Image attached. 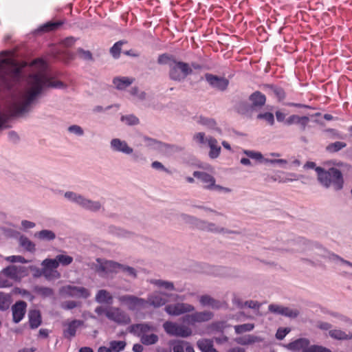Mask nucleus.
<instances>
[{
    "label": "nucleus",
    "mask_w": 352,
    "mask_h": 352,
    "mask_svg": "<svg viewBox=\"0 0 352 352\" xmlns=\"http://www.w3.org/2000/svg\"><path fill=\"white\" fill-rule=\"evenodd\" d=\"M310 341L306 338H300L296 339L288 344L285 347L292 352L302 351L305 352V349H307L309 346Z\"/></svg>",
    "instance_id": "14"
},
{
    "label": "nucleus",
    "mask_w": 352,
    "mask_h": 352,
    "mask_svg": "<svg viewBox=\"0 0 352 352\" xmlns=\"http://www.w3.org/2000/svg\"><path fill=\"white\" fill-rule=\"evenodd\" d=\"M34 292L37 294L41 296L43 298H47L54 295V290L47 287L43 286H34Z\"/></svg>",
    "instance_id": "39"
},
{
    "label": "nucleus",
    "mask_w": 352,
    "mask_h": 352,
    "mask_svg": "<svg viewBox=\"0 0 352 352\" xmlns=\"http://www.w3.org/2000/svg\"><path fill=\"white\" fill-rule=\"evenodd\" d=\"M84 322L81 320L74 319L67 323V328L63 329V336L70 340L76 336L78 328L83 324Z\"/></svg>",
    "instance_id": "21"
},
{
    "label": "nucleus",
    "mask_w": 352,
    "mask_h": 352,
    "mask_svg": "<svg viewBox=\"0 0 352 352\" xmlns=\"http://www.w3.org/2000/svg\"><path fill=\"white\" fill-rule=\"evenodd\" d=\"M184 341L182 340H174L170 341V345L173 346V352H184L183 346Z\"/></svg>",
    "instance_id": "56"
},
{
    "label": "nucleus",
    "mask_w": 352,
    "mask_h": 352,
    "mask_svg": "<svg viewBox=\"0 0 352 352\" xmlns=\"http://www.w3.org/2000/svg\"><path fill=\"white\" fill-rule=\"evenodd\" d=\"M254 111L261 109L266 102V96L259 91L251 94L248 98Z\"/></svg>",
    "instance_id": "20"
},
{
    "label": "nucleus",
    "mask_w": 352,
    "mask_h": 352,
    "mask_svg": "<svg viewBox=\"0 0 352 352\" xmlns=\"http://www.w3.org/2000/svg\"><path fill=\"white\" fill-rule=\"evenodd\" d=\"M6 276L1 271L0 272V288H8L12 286V283L9 280Z\"/></svg>",
    "instance_id": "55"
},
{
    "label": "nucleus",
    "mask_w": 352,
    "mask_h": 352,
    "mask_svg": "<svg viewBox=\"0 0 352 352\" xmlns=\"http://www.w3.org/2000/svg\"><path fill=\"white\" fill-rule=\"evenodd\" d=\"M163 327L166 333L170 336L187 338L192 335V330L189 327L170 321L165 322Z\"/></svg>",
    "instance_id": "7"
},
{
    "label": "nucleus",
    "mask_w": 352,
    "mask_h": 352,
    "mask_svg": "<svg viewBox=\"0 0 352 352\" xmlns=\"http://www.w3.org/2000/svg\"><path fill=\"white\" fill-rule=\"evenodd\" d=\"M118 299L122 305L126 307L129 311L135 313L140 312L147 306L146 299L135 295L125 294L118 296Z\"/></svg>",
    "instance_id": "5"
},
{
    "label": "nucleus",
    "mask_w": 352,
    "mask_h": 352,
    "mask_svg": "<svg viewBox=\"0 0 352 352\" xmlns=\"http://www.w3.org/2000/svg\"><path fill=\"white\" fill-rule=\"evenodd\" d=\"M192 175L194 177L199 179L204 184L205 188L212 189V186H214L215 183V179L213 176L208 173L199 170L194 171Z\"/></svg>",
    "instance_id": "18"
},
{
    "label": "nucleus",
    "mask_w": 352,
    "mask_h": 352,
    "mask_svg": "<svg viewBox=\"0 0 352 352\" xmlns=\"http://www.w3.org/2000/svg\"><path fill=\"white\" fill-rule=\"evenodd\" d=\"M12 302L11 294L0 291V311H8Z\"/></svg>",
    "instance_id": "30"
},
{
    "label": "nucleus",
    "mask_w": 352,
    "mask_h": 352,
    "mask_svg": "<svg viewBox=\"0 0 352 352\" xmlns=\"http://www.w3.org/2000/svg\"><path fill=\"white\" fill-rule=\"evenodd\" d=\"M58 265L67 266L73 262V257L66 254H58L56 256Z\"/></svg>",
    "instance_id": "49"
},
{
    "label": "nucleus",
    "mask_w": 352,
    "mask_h": 352,
    "mask_svg": "<svg viewBox=\"0 0 352 352\" xmlns=\"http://www.w3.org/2000/svg\"><path fill=\"white\" fill-rule=\"evenodd\" d=\"M65 292L71 297H81L85 299L90 296L89 290L84 287L67 285L65 287Z\"/></svg>",
    "instance_id": "19"
},
{
    "label": "nucleus",
    "mask_w": 352,
    "mask_h": 352,
    "mask_svg": "<svg viewBox=\"0 0 352 352\" xmlns=\"http://www.w3.org/2000/svg\"><path fill=\"white\" fill-rule=\"evenodd\" d=\"M157 63L160 65L168 66V78L175 82H180L193 73V70L188 63L177 60L171 54L163 53L160 54Z\"/></svg>",
    "instance_id": "2"
},
{
    "label": "nucleus",
    "mask_w": 352,
    "mask_h": 352,
    "mask_svg": "<svg viewBox=\"0 0 352 352\" xmlns=\"http://www.w3.org/2000/svg\"><path fill=\"white\" fill-rule=\"evenodd\" d=\"M64 21H49L41 25L34 31V34H38L43 32H49L58 30L60 26L64 24Z\"/></svg>",
    "instance_id": "22"
},
{
    "label": "nucleus",
    "mask_w": 352,
    "mask_h": 352,
    "mask_svg": "<svg viewBox=\"0 0 352 352\" xmlns=\"http://www.w3.org/2000/svg\"><path fill=\"white\" fill-rule=\"evenodd\" d=\"M35 236L41 241H51L56 239V234L52 230L44 229L36 232Z\"/></svg>",
    "instance_id": "37"
},
{
    "label": "nucleus",
    "mask_w": 352,
    "mask_h": 352,
    "mask_svg": "<svg viewBox=\"0 0 352 352\" xmlns=\"http://www.w3.org/2000/svg\"><path fill=\"white\" fill-rule=\"evenodd\" d=\"M10 53L8 50L0 52V88L1 89H10L12 83L10 78L19 79L21 74V69L19 67L10 69L7 67L10 62H12L8 58Z\"/></svg>",
    "instance_id": "4"
},
{
    "label": "nucleus",
    "mask_w": 352,
    "mask_h": 352,
    "mask_svg": "<svg viewBox=\"0 0 352 352\" xmlns=\"http://www.w3.org/2000/svg\"><path fill=\"white\" fill-rule=\"evenodd\" d=\"M346 146V143L341 141H336L334 142L329 143L325 147L327 153L330 154H335L338 153Z\"/></svg>",
    "instance_id": "34"
},
{
    "label": "nucleus",
    "mask_w": 352,
    "mask_h": 352,
    "mask_svg": "<svg viewBox=\"0 0 352 352\" xmlns=\"http://www.w3.org/2000/svg\"><path fill=\"white\" fill-rule=\"evenodd\" d=\"M265 164H278L281 166L287 164V161L284 159H265Z\"/></svg>",
    "instance_id": "63"
},
{
    "label": "nucleus",
    "mask_w": 352,
    "mask_h": 352,
    "mask_svg": "<svg viewBox=\"0 0 352 352\" xmlns=\"http://www.w3.org/2000/svg\"><path fill=\"white\" fill-rule=\"evenodd\" d=\"M105 316L119 325L129 324L131 322L129 315L119 307H113L112 311H107Z\"/></svg>",
    "instance_id": "8"
},
{
    "label": "nucleus",
    "mask_w": 352,
    "mask_h": 352,
    "mask_svg": "<svg viewBox=\"0 0 352 352\" xmlns=\"http://www.w3.org/2000/svg\"><path fill=\"white\" fill-rule=\"evenodd\" d=\"M29 89L21 100L14 103L9 112L0 111V131L10 128L9 122L13 118L21 117L31 111L43 93L49 88L64 89L67 85L60 80L52 81L45 74H33L30 76Z\"/></svg>",
    "instance_id": "1"
},
{
    "label": "nucleus",
    "mask_w": 352,
    "mask_h": 352,
    "mask_svg": "<svg viewBox=\"0 0 352 352\" xmlns=\"http://www.w3.org/2000/svg\"><path fill=\"white\" fill-rule=\"evenodd\" d=\"M164 310L170 316H178L182 314L193 311L195 310V307L190 304L177 302L166 305Z\"/></svg>",
    "instance_id": "10"
},
{
    "label": "nucleus",
    "mask_w": 352,
    "mask_h": 352,
    "mask_svg": "<svg viewBox=\"0 0 352 352\" xmlns=\"http://www.w3.org/2000/svg\"><path fill=\"white\" fill-rule=\"evenodd\" d=\"M13 292L15 294H21V296H23L24 297L30 298V300H32L34 298L33 296L32 295V294L30 293V292H29L28 290L25 289H21L19 287H14L13 289Z\"/></svg>",
    "instance_id": "61"
},
{
    "label": "nucleus",
    "mask_w": 352,
    "mask_h": 352,
    "mask_svg": "<svg viewBox=\"0 0 352 352\" xmlns=\"http://www.w3.org/2000/svg\"><path fill=\"white\" fill-rule=\"evenodd\" d=\"M318 180L320 184L329 188L332 186L335 191H340L343 189L344 180L342 171L335 167H331L326 170L323 167H318L316 169Z\"/></svg>",
    "instance_id": "3"
},
{
    "label": "nucleus",
    "mask_w": 352,
    "mask_h": 352,
    "mask_svg": "<svg viewBox=\"0 0 352 352\" xmlns=\"http://www.w3.org/2000/svg\"><path fill=\"white\" fill-rule=\"evenodd\" d=\"M77 307V302L74 300H68L61 305V307L65 310H71Z\"/></svg>",
    "instance_id": "64"
},
{
    "label": "nucleus",
    "mask_w": 352,
    "mask_h": 352,
    "mask_svg": "<svg viewBox=\"0 0 352 352\" xmlns=\"http://www.w3.org/2000/svg\"><path fill=\"white\" fill-rule=\"evenodd\" d=\"M6 260L11 263H26L28 262L23 256L19 255L7 256L6 257Z\"/></svg>",
    "instance_id": "58"
},
{
    "label": "nucleus",
    "mask_w": 352,
    "mask_h": 352,
    "mask_svg": "<svg viewBox=\"0 0 352 352\" xmlns=\"http://www.w3.org/2000/svg\"><path fill=\"white\" fill-rule=\"evenodd\" d=\"M309 122V118L307 116H300L297 124L300 126V130L304 131Z\"/></svg>",
    "instance_id": "59"
},
{
    "label": "nucleus",
    "mask_w": 352,
    "mask_h": 352,
    "mask_svg": "<svg viewBox=\"0 0 352 352\" xmlns=\"http://www.w3.org/2000/svg\"><path fill=\"white\" fill-rule=\"evenodd\" d=\"M80 206L85 210L96 212L100 210L102 205L98 201H92L83 196Z\"/></svg>",
    "instance_id": "25"
},
{
    "label": "nucleus",
    "mask_w": 352,
    "mask_h": 352,
    "mask_svg": "<svg viewBox=\"0 0 352 352\" xmlns=\"http://www.w3.org/2000/svg\"><path fill=\"white\" fill-rule=\"evenodd\" d=\"M254 325L251 323H245L243 324L236 325L234 326L235 333L237 334H241L244 332H249L253 330Z\"/></svg>",
    "instance_id": "48"
},
{
    "label": "nucleus",
    "mask_w": 352,
    "mask_h": 352,
    "mask_svg": "<svg viewBox=\"0 0 352 352\" xmlns=\"http://www.w3.org/2000/svg\"><path fill=\"white\" fill-rule=\"evenodd\" d=\"M236 341L241 345H249L258 341V338L254 335H247L243 337L237 338Z\"/></svg>",
    "instance_id": "41"
},
{
    "label": "nucleus",
    "mask_w": 352,
    "mask_h": 352,
    "mask_svg": "<svg viewBox=\"0 0 352 352\" xmlns=\"http://www.w3.org/2000/svg\"><path fill=\"white\" fill-rule=\"evenodd\" d=\"M208 144L210 147L209 157L211 159H216L219 157L221 152V147L217 145V141L214 138H209L208 139Z\"/></svg>",
    "instance_id": "31"
},
{
    "label": "nucleus",
    "mask_w": 352,
    "mask_h": 352,
    "mask_svg": "<svg viewBox=\"0 0 352 352\" xmlns=\"http://www.w3.org/2000/svg\"><path fill=\"white\" fill-rule=\"evenodd\" d=\"M22 268H23V267H17L14 265H10L3 268L1 272L6 276V277L14 280H19L20 276H19V274Z\"/></svg>",
    "instance_id": "26"
},
{
    "label": "nucleus",
    "mask_w": 352,
    "mask_h": 352,
    "mask_svg": "<svg viewBox=\"0 0 352 352\" xmlns=\"http://www.w3.org/2000/svg\"><path fill=\"white\" fill-rule=\"evenodd\" d=\"M289 331L290 329L288 327H280L277 329L276 333V338L278 340H282L289 333Z\"/></svg>",
    "instance_id": "54"
},
{
    "label": "nucleus",
    "mask_w": 352,
    "mask_h": 352,
    "mask_svg": "<svg viewBox=\"0 0 352 352\" xmlns=\"http://www.w3.org/2000/svg\"><path fill=\"white\" fill-rule=\"evenodd\" d=\"M147 305H149L155 308H159L166 305L167 300L163 298L160 294H152L148 296V298L146 299Z\"/></svg>",
    "instance_id": "29"
},
{
    "label": "nucleus",
    "mask_w": 352,
    "mask_h": 352,
    "mask_svg": "<svg viewBox=\"0 0 352 352\" xmlns=\"http://www.w3.org/2000/svg\"><path fill=\"white\" fill-rule=\"evenodd\" d=\"M126 345V342L122 340H112L109 342L112 352H120L124 349Z\"/></svg>",
    "instance_id": "43"
},
{
    "label": "nucleus",
    "mask_w": 352,
    "mask_h": 352,
    "mask_svg": "<svg viewBox=\"0 0 352 352\" xmlns=\"http://www.w3.org/2000/svg\"><path fill=\"white\" fill-rule=\"evenodd\" d=\"M305 352H332L329 348L319 344H309L307 349Z\"/></svg>",
    "instance_id": "53"
},
{
    "label": "nucleus",
    "mask_w": 352,
    "mask_h": 352,
    "mask_svg": "<svg viewBox=\"0 0 352 352\" xmlns=\"http://www.w3.org/2000/svg\"><path fill=\"white\" fill-rule=\"evenodd\" d=\"M182 216L184 217V219L190 222V223L195 224L199 229L203 230H206L214 233L232 232V231L225 230L223 228H219L213 223H208L207 221L198 219L192 216H190L188 214H183Z\"/></svg>",
    "instance_id": "6"
},
{
    "label": "nucleus",
    "mask_w": 352,
    "mask_h": 352,
    "mask_svg": "<svg viewBox=\"0 0 352 352\" xmlns=\"http://www.w3.org/2000/svg\"><path fill=\"white\" fill-rule=\"evenodd\" d=\"M111 149L114 152L122 153L125 155L133 153V149L130 147L126 141L119 138H113L110 142Z\"/></svg>",
    "instance_id": "15"
},
{
    "label": "nucleus",
    "mask_w": 352,
    "mask_h": 352,
    "mask_svg": "<svg viewBox=\"0 0 352 352\" xmlns=\"http://www.w3.org/2000/svg\"><path fill=\"white\" fill-rule=\"evenodd\" d=\"M41 265L43 266V276L47 278L50 279L51 276L58 278L60 276V273L56 270L58 267V263L56 257L54 258H45L44 259Z\"/></svg>",
    "instance_id": "11"
},
{
    "label": "nucleus",
    "mask_w": 352,
    "mask_h": 352,
    "mask_svg": "<svg viewBox=\"0 0 352 352\" xmlns=\"http://www.w3.org/2000/svg\"><path fill=\"white\" fill-rule=\"evenodd\" d=\"M197 122L199 124H201L208 129H213L217 131H220L221 129L217 127V122L214 118L204 117L203 116H200L197 120Z\"/></svg>",
    "instance_id": "33"
},
{
    "label": "nucleus",
    "mask_w": 352,
    "mask_h": 352,
    "mask_svg": "<svg viewBox=\"0 0 352 352\" xmlns=\"http://www.w3.org/2000/svg\"><path fill=\"white\" fill-rule=\"evenodd\" d=\"M95 300L100 304L111 305L113 302L112 296L106 289L98 290L96 295Z\"/></svg>",
    "instance_id": "28"
},
{
    "label": "nucleus",
    "mask_w": 352,
    "mask_h": 352,
    "mask_svg": "<svg viewBox=\"0 0 352 352\" xmlns=\"http://www.w3.org/2000/svg\"><path fill=\"white\" fill-rule=\"evenodd\" d=\"M120 120L129 126L137 125L140 122L139 119L133 114L122 116Z\"/></svg>",
    "instance_id": "47"
},
{
    "label": "nucleus",
    "mask_w": 352,
    "mask_h": 352,
    "mask_svg": "<svg viewBox=\"0 0 352 352\" xmlns=\"http://www.w3.org/2000/svg\"><path fill=\"white\" fill-rule=\"evenodd\" d=\"M153 283L158 287H164L170 291L175 290V286L173 282L159 279L155 280Z\"/></svg>",
    "instance_id": "50"
},
{
    "label": "nucleus",
    "mask_w": 352,
    "mask_h": 352,
    "mask_svg": "<svg viewBox=\"0 0 352 352\" xmlns=\"http://www.w3.org/2000/svg\"><path fill=\"white\" fill-rule=\"evenodd\" d=\"M323 132L325 133L329 134V138L334 139H342L343 136L341 132H340L338 129L333 128H328L323 130Z\"/></svg>",
    "instance_id": "52"
},
{
    "label": "nucleus",
    "mask_w": 352,
    "mask_h": 352,
    "mask_svg": "<svg viewBox=\"0 0 352 352\" xmlns=\"http://www.w3.org/2000/svg\"><path fill=\"white\" fill-rule=\"evenodd\" d=\"M234 110L237 113L247 118H251L254 111L251 104L245 100H241L236 102L234 105Z\"/></svg>",
    "instance_id": "23"
},
{
    "label": "nucleus",
    "mask_w": 352,
    "mask_h": 352,
    "mask_svg": "<svg viewBox=\"0 0 352 352\" xmlns=\"http://www.w3.org/2000/svg\"><path fill=\"white\" fill-rule=\"evenodd\" d=\"M256 118L258 120H265L270 125L274 124V116L272 113L269 111L258 113Z\"/></svg>",
    "instance_id": "51"
},
{
    "label": "nucleus",
    "mask_w": 352,
    "mask_h": 352,
    "mask_svg": "<svg viewBox=\"0 0 352 352\" xmlns=\"http://www.w3.org/2000/svg\"><path fill=\"white\" fill-rule=\"evenodd\" d=\"M78 54H81V57L85 60H93V56L90 51L85 50L82 48L78 49Z\"/></svg>",
    "instance_id": "62"
},
{
    "label": "nucleus",
    "mask_w": 352,
    "mask_h": 352,
    "mask_svg": "<svg viewBox=\"0 0 352 352\" xmlns=\"http://www.w3.org/2000/svg\"><path fill=\"white\" fill-rule=\"evenodd\" d=\"M27 306L26 302L23 300H18L12 306V321L14 323L17 324L23 319Z\"/></svg>",
    "instance_id": "13"
},
{
    "label": "nucleus",
    "mask_w": 352,
    "mask_h": 352,
    "mask_svg": "<svg viewBox=\"0 0 352 352\" xmlns=\"http://www.w3.org/2000/svg\"><path fill=\"white\" fill-rule=\"evenodd\" d=\"M20 245L26 251L34 253L36 251L35 244L26 236L21 235L19 239Z\"/></svg>",
    "instance_id": "36"
},
{
    "label": "nucleus",
    "mask_w": 352,
    "mask_h": 352,
    "mask_svg": "<svg viewBox=\"0 0 352 352\" xmlns=\"http://www.w3.org/2000/svg\"><path fill=\"white\" fill-rule=\"evenodd\" d=\"M133 82V79L128 77L114 78L113 83L118 90H124Z\"/></svg>",
    "instance_id": "35"
},
{
    "label": "nucleus",
    "mask_w": 352,
    "mask_h": 352,
    "mask_svg": "<svg viewBox=\"0 0 352 352\" xmlns=\"http://www.w3.org/2000/svg\"><path fill=\"white\" fill-rule=\"evenodd\" d=\"M197 346L201 352H219L214 349L213 341L210 339H200L197 342Z\"/></svg>",
    "instance_id": "27"
},
{
    "label": "nucleus",
    "mask_w": 352,
    "mask_h": 352,
    "mask_svg": "<svg viewBox=\"0 0 352 352\" xmlns=\"http://www.w3.org/2000/svg\"><path fill=\"white\" fill-rule=\"evenodd\" d=\"M204 78L210 87L219 91H226L229 85V80L210 73L204 74Z\"/></svg>",
    "instance_id": "9"
},
{
    "label": "nucleus",
    "mask_w": 352,
    "mask_h": 352,
    "mask_svg": "<svg viewBox=\"0 0 352 352\" xmlns=\"http://www.w3.org/2000/svg\"><path fill=\"white\" fill-rule=\"evenodd\" d=\"M68 131L76 135L77 136H82L84 135V131L82 128L76 124L69 126L68 127Z\"/></svg>",
    "instance_id": "57"
},
{
    "label": "nucleus",
    "mask_w": 352,
    "mask_h": 352,
    "mask_svg": "<svg viewBox=\"0 0 352 352\" xmlns=\"http://www.w3.org/2000/svg\"><path fill=\"white\" fill-rule=\"evenodd\" d=\"M195 322H207L212 319L213 314L210 311H196L194 313Z\"/></svg>",
    "instance_id": "38"
},
{
    "label": "nucleus",
    "mask_w": 352,
    "mask_h": 352,
    "mask_svg": "<svg viewBox=\"0 0 352 352\" xmlns=\"http://www.w3.org/2000/svg\"><path fill=\"white\" fill-rule=\"evenodd\" d=\"M29 324L32 329L38 328L42 323L41 314L38 309H32L28 313Z\"/></svg>",
    "instance_id": "24"
},
{
    "label": "nucleus",
    "mask_w": 352,
    "mask_h": 352,
    "mask_svg": "<svg viewBox=\"0 0 352 352\" xmlns=\"http://www.w3.org/2000/svg\"><path fill=\"white\" fill-rule=\"evenodd\" d=\"M120 271L126 273L129 276L132 278H136L137 276L136 270L133 267L122 265Z\"/></svg>",
    "instance_id": "60"
},
{
    "label": "nucleus",
    "mask_w": 352,
    "mask_h": 352,
    "mask_svg": "<svg viewBox=\"0 0 352 352\" xmlns=\"http://www.w3.org/2000/svg\"><path fill=\"white\" fill-rule=\"evenodd\" d=\"M199 301L201 306L209 307L213 309H219L226 304V302L216 300L208 294L200 296Z\"/></svg>",
    "instance_id": "17"
},
{
    "label": "nucleus",
    "mask_w": 352,
    "mask_h": 352,
    "mask_svg": "<svg viewBox=\"0 0 352 352\" xmlns=\"http://www.w3.org/2000/svg\"><path fill=\"white\" fill-rule=\"evenodd\" d=\"M64 197L70 201L71 202L76 204L78 206H80V204H81V201H82V197H83L82 195H81L80 194H77V193H76L74 192H72V191H67V192H65V194H64Z\"/></svg>",
    "instance_id": "42"
},
{
    "label": "nucleus",
    "mask_w": 352,
    "mask_h": 352,
    "mask_svg": "<svg viewBox=\"0 0 352 352\" xmlns=\"http://www.w3.org/2000/svg\"><path fill=\"white\" fill-rule=\"evenodd\" d=\"M124 42L123 41H119L113 44L110 48V53L114 58H118L120 56L122 50V45Z\"/></svg>",
    "instance_id": "45"
},
{
    "label": "nucleus",
    "mask_w": 352,
    "mask_h": 352,
    "mask_svg": "<svg viewBox=\"0 0 352 352\" xmlns=\"http://www.w3.org/2000/svg\"><path fill=\"white\" fill-rule=\"evenodd\" d=\"M329 336L336 340H349L352 338V333L346 332L340 329H331L329 331Z\"/></svg>",
    "instance_id": "32"
},
{
    "label": "nucleus",
    "mask_w": 352,
    "mask_h": 352,
    "mask_svg": "<svg viewBox=\"0 0 352 352\" xmlns=\"http://www.w3.org/2000/svg\"><path fill=\"white\" fill-rule=\"evenodd\" d=\"M158 340V336L155 333L142 335L140 339L141 343L146 346L155 344Z\"/></svg>",
    "instance_id": "40"
},
{
    "label": "nucleus",
    "mask_w": 352,
    "mask_h": 352,
    "mask_svg": "<svg viewBox=\"0 0 352 352\" xmlns=\"http://www.w3.org/2000/svg\"><path fill=\"white\" fill-rule=\"evenodd\" d=\"M127 329L130 333L141 338L142 335H146L148 331H155L157 328L151 322H141L133 324Z\"/></svg>",
    "instance_id": "12"
},
{
    "label": "nucleus",
    "mask_w": 352,
    "mask_h": 352,
    "mask_svg": "<svg viewBox=\"0 0 352 352\" xmlns=\"http://www.w3.org/2000/svg\"><path fill=\"white\" fill-rule=\"evenodd\" d=\"M108 273H118L121 270L122 264L113 261H107Z\"/></svg>",
    "instance_id": "46"
},
{
    "label": "nucleus",
    "mask_w": 352,
    "mask_h": 352,
    "mask_svg": "<svg viewBox=\"0 0 352 352\" xmlns=\"http://www.w3.org/2000/svg\"><path fill=\"white\" fill-rule=\"evenodd\" d=\"M243 153L245 154L249 158L256 160L260 162L265 163V159L261 152L254 151L251 150H244Z\"/></svg>",
    "instance_id": "44"
},
{
    "label": "nucleus",
    "mask_w": 352,
    "mask_h": 352,
    "mask_svg": "<svg viewBox=\"0 0 352 352\" xmlns=\"http://www.w3.org/2000/svg\"><path fill=\"white\" fill-rule=\"evenodd\" d=\"M265 90H267L270 94H273L279 102H283L286 97L287 94L285 89L276 84H265L263 85Z\"/></svg>",
    "instance_id": "16"
}]
</instances>
